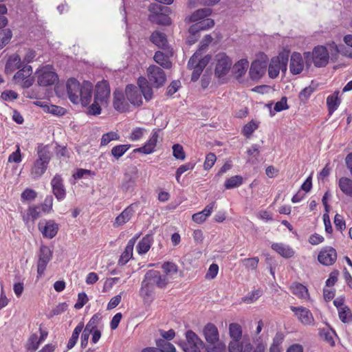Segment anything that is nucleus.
<instances>
[{
  "instance_id": "nucleus-30",
  "label": "nucleus",
  "mask_w": 352,
  "mask_h": 352,
  "mask_svg": "<svg viewBox=\"0 0 352 352\" xmlns=\"http://www.w3.org/2000/svg\"><path fill=\"white\" fill-rule=\"evenodd\" d=\"M170 12H162L157 14H149L148 20L158 25H168L170 24V19L168 16Z\"/></svg>"
},
{
  "instance_id": "nucleus-26",
  "label": "nucleus",
  "mask_w": 352,
  "mask_h": 352,
  "mask_svg": "<svg viewBox=\"0 0 352 352\" xmlns=\"http://www.w3.org/2000/svg\"><path fill=\"white\" fill-rule=\"evenodd\" d=\"M154 287L143 280L141 283L140 295L144 302H151L154 299Z\"/></svg>"
},
{
  "instance_id": "nucleus-23",
  "label": "nucleus",
  "mask_w": 352,
  "mask_h": 352,
  "mask_svg": "<svg viewBox=\"0 0 352 352\" xmlns=\"http://www.w3.org/2000/svg\"><path fill=\"white\" fill-rule=\"evenodd\" d=\"M137 171L133 170L131 173H125L121 184V188L123 192H131L136 185Z\"/></svg>"
},
{
  "instance_id": "nucleus-31",
  "label": "nucleus",
  "mask_w": 352,
  "mask_h": 352,
  "mask_svg": "<svg viewBox=\"0 0 352 352\" xmlns=\"http://www.w3.org/2000/svg\"><path fill=\"white\" fill-rule=\"evenodd\" d=\"M290 289L292 290L293 294L299 298L306 300L309 298L307 288L301 283H293L290 287Z\"/></svg>"
},
{
  "instance_id": "nucleus-35",
  "label": "nucleus",
  "mask_w": 352,
  "mask_h": 352,
  "mask_svg": "<svg viewBox=\"0 0 352 352\" xmlns=\"http://www.w3.org/2000/svg\"><path fill=\"white\" fill-rule=\"evenodd\" d=\"M339 91H336L332 95L327 98V105L329 114H332L339 107L340 100L338 98Z\"/></svg>"
},
{
  "instance_id": "nucleus-24",
  "label": "nucleus",
  "mask_w": 352,
  "mask_h": 352,
  "mask_svg": "<svg viewBox=\"0 0 352 352\" xmlns=\"http://www.w3.org/2000/svg\"><path fill=\"white\" fill-rule=\"evenodd\" d=\"M138 88L143 93V96L146 101H149L152 99L153 91V87L151 85L148 78L144 77H140L138 79Z\"/></svg>"
},
{
  "instance_id": "nucleus-32",
  "label": "nucleus",
  "mask_w": 352,
  "mask_h": 352,
  "mask_svg": "<svg viewBox=\"0 0 352 352\" xmlns=\"http://www.w3.org/2000/svg\"><path fill=\"white\" fill-rule=\"evenodd\" d=\"M212 10L209 8L198 9L189 16V21L195 23L197 21L206 19L212 14Z\"/></svg>"
},
{
  "instance_id": "nucleus-50",
  "label": "nucleus",
  "mask_w": 352,
  "mask_h": 352,
  "mask_svg": "<svg viewBox=\"0 0 352 352\" xmlns=\"http://www.w3.org/2000/svg\"><path fill=\"white\" fill-rule=\"evenodd\" d=\"M150 14H157L162 12H170V8L157 3H151L148 8Z\"/></svg>"
},
{
  "instance_id": "nucleus-64",
  "label": "nucleus",
  "mask_w": 352,
  "mask_h": 352,
  "mask_svg": "<svg viewBox=\"0 0 352 352\" xmlns=\"http://www.w3.org/2000/svg\"><path fill=\"white\" fill-rule=\"evenodd\" d=\"M88 301V298L85 292L79 293L78 295V300L76 303L74 305V307L76 309H81Z\"/></svg>"
},
{
  "instance_id": "nucleus-61",
  "label": "nucleus",
  "mask_w": 352,
  "mask_h": 352,
  "mask_svg": "<svg viewBox=\"0 0 352 352\" xmlns=\"http://www.w3.org/2000/svg\"><path fill=\"white\" fill-rule=\"evenodd\" d=\"M36 195L37 193L35 190L30 188H26L21 193V199L22 201H32L36 197Z\"/></svg>"
},
{
  "instance_id": "nucleus-55",
  "label": "nucleus",
  "mask_w": 352,
  "mask_h": 352,
  "mask_svg": "<svg viewBox=\"0 0 352 352\" xmlns=\"http://www.w3.org/2000/svg\"><path fill=\"white\" fill-rule=\"evenodd\" d=\"M195 166V164L191 163V162L181 165L177 169L176 173H175V177H176L177 182H179V178L184 173H185L186 171L189 170H192L194 168Z\"/></svg>"
},
{
  "instance_id": "nucleus-17",
  "label": "nucleus",
  "mask_w": 352,
  "mask_h": 352,
  "mask_svg": "<svg viewBox=\"0 0 352 352\" xmlns=\"http://www.w3.org/2000/svg\"><path fill=\"white\" fill-rule=\"evenodd\" d=\"M126 98L125 93L122 91L116 90L113 92V106L116 111L121 113L129 111L130 106Z\"/></svg>"
},
{
  "instance_id": "nucleus-27",
  "label": "nucleus",
  "mask_w": 352,
  "mask_h": 352,
  "mask_svg": "<svg viewBox=\"0 0 352 352\" xmlns=\"http://www.w3.org/2000/svg\"><path fill=\"white\" fill-rule=\"evenodd\" d=\"M150 41L159 48L164 49L168 44L166 35L160 31H154L150 36Z\"/></svg>"
},
{
  "instance_id": "nucleus-49",
  "label": "nucleus",
  "mask_w": 352,
  "mask_h": 352,
  "mask_svg": "<svg viewBox=\"0 0 352 352\" xmlns=\"http://www.w3.org/2000/svg\"><path fill=\"white\" fill-rule=\"evenodd\" d=\"M258 127V124H256L253 120L249 122L248 124H246L243 129H242V133L244 136H245L247 138H250L252 135V133L257 129Z\"/></svg>"
},
{
  "instance_id": "nucleus-43",
  "label": "nucleus",
  "mask_w": 352,
  "mask_h": 352,
  "mask_svg": "<svg viewBox=\"0 0 352 352\" xmlns=\"http://www.w3.org/2000/svg\"><path fill=\"white\" fill-rule=\"evenodd\" d=\"M243 183V177L241 175H234L228 178L224 186L226 189H232L234 188L239 187Z\"/></svg>"
},
{
  "instance_id": "nucleus-56",
  "label": "nucleus",
  "mask_w": 352,
  "mask_h": 352,
  "mask_svg": "<svg viewBox=\"0 0 352 352\" xmlns=\"http://www.w3.org/2000/svg\"><path fill=\"white\" fill-rule=\"evenodd\" d=\"M173 155L177 160H184L186 157L183 146L179 144L173 145Z\"/></svg>"
},
{
  "instance_id": "nucleus-20",
  "label": "nucleus",
  "mask_w": 352,
  "mask_h": 352,
  "mask_svg": "<svg viewBox=\"0 0 352 352\" xmlns=\"http://www.w3.org/2000/svg\"><path fill=\"white\" fill-rule=\"evenodd\" d=\"M290 309L303 324H311L314 322L313 315L308 309L303 307L291 306Z\"/></svg>"
},
{
  "instance_id": "nucleus-7",
  "label": "nucleus",
  "mask_w": 352,
  "mask_h": 352,
  "mask_svg": "<svg viewBox=\"0 0 352 352\" xmlns=\"http://www.w3.org/2000/svg\"><path fill=\"white\" fill-rule=\"evenodd\" d=\"M143 280H144L145 282L148 283L153 287L155 288V286H156L160 289L165 288L169 283L166 275H163L160 273V272L153 270H148L145 274Z\"/></svg>"
},
{
  "instance_id": "nucleus-58",
  "label": "nucleus",
  "mask_w": 352,
  "mask_h": 352,
  "mask_svg": "<svg viewBox=\"0 0 352 352\" xmlns=\"http://www.w3.org/2000/svg\"><path fill=\"white\" fill-rule=\"evenodd\" d=\"M133 256V250L126 248L118 261L120 265H124Z\"/></svg>"
},
{
  "instance_id": "nucleus-41",
  "label": "nucleus",
  "mask_w": 352,
  "mask_h": 352,
  "mask_svg": "<svg viewBox=\"0 0 352 352\" xmlns=\"http://www.w3.org/2000/svg\"><path fill=\"white\" fill-rule=\"evenodd\" d=\"M162 268L164 272L163 275H166L168 280H169L170 278H173V275L177 274L178 271L177 266L171 262H165L162 265Z\"/></svg>"
},
{
  "instance_id": "nucleus-54",
  "label": "nucleus",
  "mask_w": 352,
  "mask_h": 352,
  "mask_svg": "<svg viewBox=\"0 0 352 352\" xmlns=\"http://www.w3.org/2000/svg\"><path fill=\"white\" fill-rule=\"evenodd\" d=\"M201 56V48L197 50L194 54L190 58L188 62V67L190 69L198 66L200 57Z\"/></svg>"
},
{
  "instance_id": "nucleus-1",
  "label": "nucleus",
  "mask_w": 352,
  "mask_h": 352,
  "mask_svg": "<svg viewBox=\"0 0 352 352\" xmlns=\"http://www.w3.org/2000/svg\"><path fill=\"white\" fill-rule=\"evenodd\" d=\"M229 334L231 340L228 344L230 352H252L253 345L249 338L243 337L242 328L238 323H231L229 325Z\"/></svg>"
},
{
  "instance_id": "nucleus-25",
  "label": "nucleus",
  "mask_w": 352,
  "mask_h": 352,
  "mask_svg": "<svg viewBox=\"0 0 352 352\" xmlns=\"http://www.w3.org/2000/svg\"><path fill=\"white\" fill-rule=\"evenodd\" d=\"M134 210L133 205H130L126 207L115 219L113 224L114 228H118L123 226L131 219L134 214Z\"/></svg>"
},
{
  "instance_id": "nucleus-16",
  "label": "nucleus",
  "mask_w": 352,
  "mask_h": 352,
  "mask_svg": "<svg viewBox=\"0 0 352 352\" xmlns=\"http://www.w3.org/2000/svg\"><path fill=\"white\" fill-rule=\"evenodd\" d=\"M52 192L58 201L63 200L66 197V189L60 175L56 174L51 181Z\"/></svg>"
},
{
  "instance_id": "nucleus-36",
  "label": "nucleus",
  "mask_w": 352,
  "mask_h": 352,
  "mask_svg": "<svg viewBox=\"0 0 352 352\" xmlns=\"http://www.w3.org/2000/svg\"><path fill=\"white\" fill-rule=\"evenodd\" d=\"M338 186L344 194L352 197V179L342 177L339 179Z\"/></svg>"
},
{
  "instance_id": "nucleus-34",
  "label": "nucleus",
  "mask_w": 352,
  "mask_h": 352,
  "mask_svg": "<svg viewBox=\"0 0 352 352\" xmlns=\"http://www.w3.org/2000/svg\"><path fill=\"white\" fill-rule=\"evenodd\" d=\"M154 60L164 69H170L172 67V63L168 56L160 51L155 53Z\"/></svg>"
},
{
  "instance_id": "nucleus-51",
  "label": "nucleus",
  "mask_w": 352,
  "mask_h": 352,
  "mask_svg": "<svg viewBox=\"0 0 352 352\" xmlns=\"http://www.w3.org/2000/svg\"><path fill=\"white\" fill-rule=\"evenodd\" d=\"M120 139V135L113 131H110L103 134L101 138L100 144L101 146L107 145L112 140H117Z\"/></svg>"
},
{
  "instance_id": "nucleus-53",
  "label": "nucleus",
  "mask_w": 352,
  "mask_h": 352,
  "mask_svg": "<svg viewBox=\"0 0 352 352\" xmlns=\"http://www.w3.org/2000/svg\"><path fill=\"white\" fill-rule=\"evenodd\" d=\"M258 261L259 259L257 256L244 258L241 261L243 265L245 267L246 269L252 270L256 269Z\"/></svg>"
},
{
  "instance_id": "nucleus-2",
  "label": "nucleus",
  "mask_w": 352,
  "mask_h": 352,
  "mask_svg": "<svg viewBox=\"0 0 352 352\" xmlns=\"http://www.w3.org/2000/svg\"><path fill=\"white\" fill-rule=\"evenodd\" d=\"M36 155L38 158L34 162L30 170V175L35 180L46 172L52 159V153L47 145L39 144L36 148Z\"/></svg>"
},
{
  "instance_id": "nucleus-18",
  "label": "nucleus",
  "mask_w": 352,
  "mask_h": 352,
  "mask_svg": "<svg viewBox=\"0 0 352 352\" xmlns=\"http://www.w3.org/2000/svg\"><path fill=\"white\" fill-rule=\"evenodd\" d=\"M110 96V87L107 80L98 82L96 85L94 98L100 100V104L107 102V98Z\"/></svg>"
},
{
  "instance_id": "nucleus-29",
  "label": "nucleus",
  "mask_w": 352,
  "mask_h": 352,
  "mask_svg": "<svg viewBox=\"0 0 352 352\" xmlns=\"http://www.w3.org/2000/svg\"><path fill=\"white\" fill-rule=\"evenodd\" d=\"M153 235L148 234L145 235L138 243L136 249L139 254H146L150 249L153 243Z\"/></svg>"
},
{
  "instance_id": "nucleus-8",
  "label": "nucleus",
  "mask_w": 352,
  "mask_h": 352,
  "mask_svg": "<svg viewBox=\"0 0 352 352\" xmlns=\"http://www.w3.org/2000/svg\"><path fill=\"white\" fill-rule=\"evenodd\" d=\"M267 67V58L265 56V58L261 60H254L250 66L249 74L252 80H258L266 72Z\"/></svg>"
},
{
  "instance_id": "nucleus-11",
  "label": "nucleus",
  "mask_w": 352,
  "mask_h": 352,
  "mask_svg": "<svg viewBox=\"0 0 352 352\" xmlns=\"http://www.w3.org/2000/svg\"><path fill=\"white\" fill-rule=\"evenodd\" d=\"M232 65V60L226 54H219L217 55V64L214 70L215 75L218 78L226 76Z\"/></svg>"
},
{
  "instance_id": "nucleus-12",
  "label": "nucleus",
  "mask_w": 352,
  "mask_h": 352,
  "mask_svg": "<svg viewBox=\"0 0 352 352\" xmlns=\"http://www.w3.org/2000/svg\"><path fill=\"white\" fill-rule=\"evenodd\" d=\"M38 228L43 237L47 239L54 238L58 231V225L54 220H41Z\"/></svg>"
},
{
  "instance_id": "nucleus-14",
  "label": "nucleus",
  "mask_w": 352,
  "mask_h": 352,
  "mask_svg": "<svg viewBox=\"0 0 352 352\" xmlns=\"http://www.w3.org/2000/svg\"><path fill=\"white\" fill-rule=\"evenodd\" d=\"M337 259L336 250L332 247L323 248L318 255V261L323 265L330 266L334 264Z\"/></svg>"
},
{
  "instance_id": "nucleus-40",
  "label": "nucleus",
  "mask_w": 352,
  "mask_h": 352,
  "mask_svg": "<svg viewBox=\"0 0 352 352\" xmlns=\"http://www.w3.org/2000/svg\"><path fill=\"white\" fill-rule=\"evenodd\" d=\"M290 51L288 50L284 49L282 52L279 53L277 56H274V58H276L278 60H279V63L280 67H282V72L285 73L287 69V63L289 61Z\"/></svg>"
},
{
  "instance_id": "nucleus-57",
  "label": "nucleus",
  "mask_w": 352,
  "mask_h": 352,
  "mask_svg": "<svg viewBox=\"0 0 352 352\" xmlns=\"http://www.w3.org/2000/svg\"><path fill=\"white\" fill-rule=\"evenodd\" d=\"M181 87V82L179 80H173L170 84L168 86L166 91V94L168 96H172L175 94L179 88Z\"/></svg>"
},
{
  "instance_id": "nucleus-47",
  "label": "nucleus",
  "mask_w": 352,
  "mask_h": 352,
  "mask_svg": "<svg viewBox=\"0 0 352 352\" xmlns=\"http://www.w3.org/2000/svg\"><path fill=\"white\" fill-rule=\"evenodd\" d=\"M204 349L206 352H226V344L220 341L215 344H206Z\"/></svg>"
},
{
  "instance_id": "nucleus-13",
  "label": "nucleus",
  "mask_w": 352,
  "mask_h": 352,
  "mask_svg": "<svg viewBox=\"0 0 352 352\" xmlns=\"http://www.w3.org/2000/svg\"><path fill=\"white\" fill-rule=\"evenodd\" d=\"M125 95L129 102L131 104L140 107L143 104V93L137 86L131 84L127 85L125 87Z\"/></svg>"
},
{
  "instance_id": "nucleus-28",
  "label": "nucleus",
  "mask_w": 352,
  "mask_h": 352,
  "mask_svg": "<svg viewBox=\"0 0 352 352\" xmlns=\"http://www.w3.org/2000/svg\"><path fill=\"white\" fill-rule=\"evenodd\" d=\"M271 248L273 250L286 258H291L294 255V251L292 248L281 243H274L272 244Z\"/></svg>"
},
{
  "instance_id": "nucleus-21",
  "label": "nucleus",
  "mask_w": 352,
  "mask_h": 352,
  "mask_svg": "<svg viewBox=\"0 0 352 352\" xmlns=\"http://www.w3.org/2000/svg\"><path fill=\"white\" fill-rule=\"evenodd\" d=\"M304 60L301 54L298 52H294L291 55L289 70L293 75L300 74L304 69Z\"/></svg>"
},
{
  "instance_id": "nucleus-42",
  "label": "nucleus",
  "mask_w": 352,
  "mask_h": 352,
  "mask_svg": "<svg viewBox=\"0 0 352 352\" xmlns=\"http://www.w3.org/2000/svg\"><path fill=\"white\" fill-rule=\"evenodd\" d=\"M130 144L117 145L112 148L111 153L114 158L118 160L130 148Z\"/></svg>"
},
{
  "instance_id": "nucleus-3",
  "label": "nucleus",
  "mask_w": 352,
  "mask_h": 352,
  "mask_svg": "<svg viewBox=\"0 0 352 352\" xmlns=\"http://www.w3.org/2000/svg\"><path fill=\"white\" fill-rule=\"evenodd\" d=\"M185 336L186 340L178 343L184 352H201L205 349L206 344L193 331L188 330Z\"/></svg>"
},
{
  "instance_id": "nucleus-19",
  "label": "nucleus",
  "mask_w": 352,
  "mask_h": 352,
  "mask_svg": "<svg viewBox=\"0 0 352 352\" xmlns=\"http://www.w3.org/2000/svg\"><path fill=\"white\" fill-rule=\"evenodd\" d=\"M203 336L206 341V344H215L219 341L217 327L212 323L206 324L203 329Z\"/></svg>"
},
{
  "instance_id": "nucleus-9",
  "label": "nucleus",
  "mask_w": 352,
  "mask_h": 352,
  "mask_svg": "<svg viewBox=\"0 0 352 352\" xmlns=\"http://www.w3.org/2000/svg\"><path fill=\"white\" fill-rule=\"evenodd\" d=\"M52 256V252L47 245H41L38 254V261L37 262L38 277L41 276Z\"/></svg>"
},
{
  "instance_id": "nucleus-37",
  "label": "nucleus",
  "mask_w": 352,
  "mask_h": 352,
  "mask_svg": "<svg viewBox=\"0 0 352 352\" xmlns=\"http://www.w3.org/2000/svg\"><path fill=\"white\" fill-rule=\"evenodd\" d=\"M84 328V323L82 322H80L78 323V324L75 327L74 330L73 331L72 337L69 338L67 348L68 349H72L76 344L79 334L82 331Z\"/></svg>"
},
{
  "instance_id": "nucleus-62",
  "label": "nucleus",
  "mask_w": 352,
  "mask_h": 352,
  "mask_svg": "<svg viewBox=\"0 0 352 352\" xmlns=\"http://www.w3.org/2000/svg\"><path fill=\"white\" fill-rule=\"evenodd\" d=\"M55 152L57 157L58 158H67L69 157V153L67 148V146H60L57 144L55 148Z\"/></svg>"
},
{
  "instance_id": "nucleus-38",
  "label": "nucleus",
  "mask_w": 352,
  "mask_h": 352,
  "mask_svg": "<svg viewBox=\"0 0 352 352\" xmlns=\"http://www.w3.org/2000/svg\"><path fill=\"white\" fill-rule=\"evenodd\" d=\"M23 63L18 54H14L8 60L6 69H10L12 70L19 69L23 67Z\"/></svg>"
},
{
  "instance_id": "nucleus-22",
  "label": "nucleus",
  "mask_w": 352,
  "mask_h": 352,
  "mask_svg": "<svg viewBox=\"0 0 352 352\" xmlns=\"http://www.w3.org/2000/svg\"><path fill=\"white\" fill-rule=\"evenodd\" d=\"M92 91L93 85L91 82L84 81L82 83L81 91L79 97L80 98V103H81L83 107L87 106L91 102L92 98Z\"/></svg>"
},
{
  "instance_id": "nucleus-5",
  "label": "nucleus",
  "mask_w": 352,
  "mask_h": 352,
  "mask_svg": "<svg viewBox=\"0 0 352 352\" xmlns=\"http://www.w3.org/2000/svg\"><path fill=\"white\" fill-rule=\"evenodd\" d=\"M36 74H38L37 83L39 86H50L58 80L57 74L49 65L41 68Z\"/></svg>"
},
{
  "instance_id": "nucleus-48",
  "label": "nucleus",
  "mask_w": 352,
  "mask_h": 352,
  "mask_svg": "<svg viewBox=\"0 0 352 352\" xmlns=\"http://www.w3.org/2000/svg\"><path fill=\"white\" fill-rule=\"evenodd\" d=\"M12 36V33L10 29L0 31V50L3 49L10 42Z\"/></svg>"
},
{
  "instance_id": "nucleus-15",
  "label": "nucleus",
  "mask_w": 352,
  "mask_h": 352,
  "mask_svg": "<svg viewBox=\"0 0 352 352\" xmlns=\"http://www.w3.org/2000/svg\"><path fill=\"white\" fill-rule=\"evenodd\" d=\"M314 65L316 67H325L329 59V54L326 47L318 45L314 48Z\"/></svg>"
},
{
  "instance_id": "nucleus-52",
  "label": "nucleus",
  "mask_w": 352,
  "mask_h": 352,
  "mask_svg": "<svg viewBox=\"0 0 352 352\" xmlns=\"http://www.w3.org/2000/svg\"><path fill=\"white\" fill-rule=\"evenodd\" d=\"M316 91V87H312L311 85H309L305 88H304L298 95L299 100L301 102H305L307 101L311 94H313Z\"/></svg>"
},
{
  "instance_id": "nucleus-63",
  "label": "nucleus",
  "mask_w": 352,
  "mask_h": 352,
  "mask_svg": "<svg viewBox=\"0 0 352 352\" xmlns=\"http://www.w3.org/2000/svg\"><path fill=\"white\" fill-rule=\"evenodd\" d=\"M334 224L337 230L342 231L346 228L345 221L343 217L339 214H336L334 217Z\"/></svg>"
},
{
  "instance_id": "nucleus-60",
  "label": "nucleus",
  "mask_w": 352,
  "mask_h": 352,
  "mask_svg": "<svg viewBox=\"0 0 352 352\" xmlns=\"http://www.w3.org/2000/svg\"><path fill=\"white\" fill-rule=\"evenodd\" d=\"M100 100L94 98V103L88 108L87 113L92 116H97L101 113V107Z\"/></svg>"
},
{
  "instance_id": "nucleus-39",
  "label": "nucleus",
  "mask_w": 352,
  "mask_h": 352,
  "mask_svg": "<svg viewBox=\"0 0 352 352\" xmlns=\"http://www.w3.org/2000/svg\"><path fill=\"white\" fill-rule=\"evenodd\" d=\"M282 67L280 65L279 60L276 58H272L268 67V75L271 78H276Z\"/></svg>"
},
{
  "instance_id": "nucleus-10",
  "label": "nucleus",
  "mask_w": 352,
  "mask_h": 352,
  "mask_svg": "<svg viewBox=\"0 0 352 352\" xmlns=\"http://www.w3.org/2000/svg\"><path fill=\"white\" fill-rule=\"evenodd\" d=\"M67 91L69 100L76 104H78L80 102V98L79 97L82 84H80L75 78H69L67 82Z\"/></svg>"
},
{
  "instance_id": "nucleus-46",
  "label": "nucleus",
  "mask_w": 352,
  "mask_h": 352,
  "mask_svg": "<svg viewBox=\"0 0 352 352\" xmlns=\"http://www.w3.org/2000/svg\"><path fill=\"white\" fill-rule=\"evenodd\" d=\"M40 344L38 336L36 333H33L30 336L28 340L26 349L28 352H35Z\"/></svg>"
},
{
  "instance_id": "nucleus-33",
  "label": "nucleus",
  "mask_w": 352,
  "mask_h": 352,
  "mask_svg": "<svg viewBox=\"0 0 352 352\" xmlns=\"http://www.w3.org/2000/svg\"><path fill=\"white\" fill-rule=\"evenodd\" d=\"M249 63L246 59H241L236 63L232 67V72L237 79L242 77L246 72Z\"/></svg>"
},
{
  "instance_id": "nucleus-45",
  "label": "nucleus",
  "mask_w": 352,
  "mask_h": 352,
  "mask_svg": "<svg viewBox=\"0 0 352 352\" xmlns=\"http://www.w3.org/2000/svg\"><path fill=\"white\" fill-rule=\"evenodd\" d=\"M338 315L343 323H349L352 321V313L347 306L340 308L338 310Z\"/></svg>"
},
{
  "instance_id": "nucleus-44",
  "label": "nucleus",
  "mask_w": 352,
  "mask_h": 352,
  "mask_svg": "<svg viewBox=\"0 0 352 352\" xmlns=\"http://www.w3.org/2000/svg\"><path fill=\"white\" fill-rule=\"evenodd\" d=\"M333 334L335 331L333 330H329L327 329H320L319 336L322 340L329 343L331 346L335 345V341L333 340Z\"/></svg>"
},
{
  "instance_id": "nucleus-59",
  "label": "nucleus",
  "mask_w": 352,
  "mask_h": 352,
  "mask_svg": "<svg viewBox=\"0 0 352 352\" xmlns=\"http://www.w3.org/2000/svg\"><path fill=\"white\" fill-rule=\"evenodd\" d=\"M217 157L213 153H209L206 156V160L204 164V168L205 170L210 169L216 162Z\"/></svg>"
},
{
  "instance_id": "nucleus-6",
  "label": "nucleus",
  "mask_w": 352,
  "mask_h": 352,
  "mask_svg": "<svg viewBox=\"0 0 352 352\" xmlns=\"http://www.w3.org/2000/svg\"><path fill=\"white\" fill-rule=\"evenodd\" d=\"M214 25V20L210 18H206L192 24L188 30L190 34L188 38V42L190 43H194L199 37V32L200 31L208 30Z\"/></svg>"
},
{
  "instance_id": "nucleus-4",
  "label": "nucleus",
  "mask_w": 352,
  "mask_h": 352,
  "mask_svg": "<svg viewBox=\"0 0 352 352\" xmlns=\"http://www.w3.org/2000/svg\"><path fill=\"white\" fill-rule=\"evenodd\" d=\"M147 76L151 85L159 89L162 87L166 81V74L162 68L151 65L147 69Z\"/></svg>"
}]
</instances>
